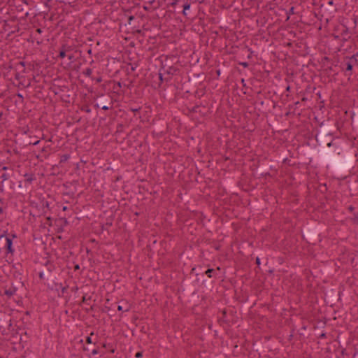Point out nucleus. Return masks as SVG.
Segmentation results:
<instances>
[{"instance_id": "1", "label": "nucleus", "mask_w": 358, "mask_h": 358, "mask_svg": "<svg viewBox=\"0 0 358 358\" xmlns=\"http://www.w3.org/2000/svg\"><path fill=\"white\" fill-rule=\"evenodd\" d=\"M44 268L38 273V277L41 280H43L45 277H49L55 271L57 267L53 262L46 260L43 264Z\"/></svg>"}, {"instance_id": "2", "label": "nucleus", "mask_w": 358, "mask_h": 358, "mask_svg": "<svg viewBox=\"0 0 358 358\" xmlns=\"http://www.w3.org/2000/svg\"><path fill=\"white\" fill-rule=\"evenodd\" d=\"M4 238L6 240V245L5 249L6 250V253L13 254L14 252V249L13 248V241L10 236H8L6 234H2L0 236V240Z\"/></svg>"}, {"instance_id": "3", "label": "nucleus", "mask_w": 358, "mask_h": 358, "mask_svg": "<svg viewBox=\"0 0 358 358\" xmlns=\"http://www.w3.org/2000/svg\"><path fill=\"white\" fill-rule=\"evenodd\" d=\"M130 308V305L127 301H124L122 305L117 306V310L119 311L128 312Z\"/></svg>"}, {"instance_id": "4", "label": "nucleus", "mask_w": 358, "mask_h": 358, "mask_svg": "<svg viewBox=\"0 0 358 358\" xmlns=\"http://www.w3.org/2000/svg\"><path fill=\"white\" fill-rule=\"evenodd\" d=\"M16 291L17 288L15 287L12 286L9 289H6L4 290L3 294L8 296V297H11L16 293Z\"/></svg>"}, {"instance_id": "5", "label": "nucleus", "mask_w": 358, "mask_h": 358, "mask_svg": "<svg viewBox=\"0 0 358 358\" xmlns=\"http://www.w3.org/2000/svg\"><path fill=\"white\" fill-rule=\"evenodd\" d=\"M59 288H61V290H62V294H64V293L66 292L68 288H69V286L66 285V286H63L62 283L57 285Z\"/></svg>"}, {"instance_id": "6", "label": "nucleus", "mask_w": 358, "mask_h": 358, "mask_svg": "<svg viewBox=\"0 0 358 358\" xmlns=\"http://www.w3.org/2000/svg\"><path fill=\"white\" fill-rule=\"evenodd\" d=\"M215 272V270L213 268H208L206 271L205 274L209 277H212V273Z\"/></svg>"}, {"instance_id": "7", "label": "nucleus", "mask_w": 358, "mask_h": 358, "mask_svg": "<svg viewBox=\"0 0 358 358\" xmlns=\"http://www.w3.org/2000/svg\"><path fill=\"white\" fill-rule=\"evenodd\" d=\"M90 299L91 296H87V294H85L82 298V303H86Z\"/></svg>"}, {"instance_id": "8", "label": "nucleus", "mask_w": 358, "mask_h": 358, "mask_svg": "<svg viewBox=\"0 0 358 358\" xmlns=\"http://www.w3.org/2000/svg\"><path fill=\"white\" fill-rule=\"evenodd\" d=\"M142 357H143V352H141V351L137 352L135 355V357H136V358H141Z\"/></svg>"}, {"instance_id": "9", "label": "nucleus", "mask_w": 358, "mask_h": 358, "mask_svg": "<svg viewBox=\"0 0 358 358\" xmlns=\"http://www.w3.org/2000/svg\"><path fill=\"white\" fill-rule=\"evenodd\" d=\"M86 343H88V344H90L92 343V338H91V336H87L86 338Z\"/></svg>"}, {"instance_id": "10", "label": "nucleus", "mask_w": 358, "mask_h": 358, "mask_svg": "<svg viewBox=\"0 0 358 358\" xmlns=\"http://www.w3.org/2000/svg\"><path fill=\"white\" fill-rule=\"evenodd\" d=\"M255 263L257 266H259L261 264L260 259L259 257H257L255 259Z\"/></svg>"}, {"instance_id": "11", "label": "nucleus", "mask_w": 358, "mask_h": 358, "mask_svg": "<svg viewBox=\"0 0 358 358\" xmlns=\"http://www.w3.org/2000/svg\"><path fill=\"white\" fill-rule=\"evenodd\" d=\"M65 56H66L65 52L64 51H61L60 53H59V57L61 58H64Z\"/></svg>"}, {"instance_id": "12", "label": "nucleus", "mask_w": 358, "mask_h": 358, "mask_svg": "<svg viewBox=\"0 0 358 358\" xmlns=\"http://www.w3.org/2000/svg\"><path fill=\"white\" fill-rule=\"evenodd\" d=\"M99 353V350L97 349H94L92 351V355H97Z\"/></svg>"}, {"instance_id": "13", "label": "nucleus", "mask_w": 358, "mask_h": 358, "mask_svg": "<svg viewBox=\"0 0 358 358\" xmlns=\"http://www.w3.org/2000/svg\"><path fill=\"white\" fill-rule=\"evenodd\" d=\"M190 8V5L189 4H186L184 6V10H189Z\"/></svg>"}, {"instance_id": "14", "label": "nucleus", "mask_w": 358, "mask_h": 358, "mask_svg": "<svg viewBox=\"0 0 358 358\" xmlns=\"http://www.w3.org/2000/svg\"><path fill=\"white\" fill-rule=\"evenodd\" d=\"M80 269V266L78 264H76L74 266V271H77Z\"/></svg>"}, {"instance_id": "15", "label": "nucleus", "mask_w": 358, "mask_h": 358, "mask_svg": "<svg viewBox=\"0 0 358 358\" xmlns=\"http://www.w3.org/2000/svg\"><path fill=\"white\" fill-rule=\"evenodd\" d=\"M222 313L223 317H224L226 316V315H227L226 310H223Z\"/></svg>"}, {"instance_id": "16", "label": "nucleus", "mask_w": 358, "mask_h": 358, "mask_svg": "<svg viewBox=\"0 0 358 358\" xmlns=\"http://www.w3.org/2000/svg\"><path fill=\"white\" fill-rule=\"evenodd\" d=\"M326 337V334L324 333H322L320 336V338H325Z\"/></svg>"}, {"instance_id": "17", "label": "nucleus", "mask_w": 358, "mask_h": 358, "mask_svg": "<svg viewBox=\"0 0 358 358\" xmlns=\"http://www.w3.org/2000/svg\"><path fill=\"white\" fill-rule=\"evenodd\" d=\"M9 236H10V238H16V235L15 234H12L11 235H10Z\"/></svg>"}, {"instance_id": "18", "label": "nucleus", "mask_w": 358, "mask_h": 358, "mask_svg": "<svg viewBox=\"0 0 358 358\" xmlns=\"http://www.w3.org/2000/svg\"><path fill=\"white\" fill-rule=\"evenodd\" d=\"M351 68H352V66L349 64V65H348V70H350V69H351Z\"/></svg>"}, {"instance_id": "19", "label": "nucleus", "mask_w": 358, "mask_h": 358, "mask_svg": "<svg viewBox=\"0 0 358 358\" xmlns=\"http://www.w3.org/2000/svg\"><path fill=\"white\" fill-rule=\"evenodd\" d=\"M106 225H102V229H107V230H108V228H105V227H106Z\"/></svg>"}, {"instance_id": "20", "label": "nucleus", "mask_w": 358, "mask_h": 358, "mask_svg": "<svg viewBox=\"0 0 358 358\" xmlns=\"http://www.w3.org/2000/svg\"><path fill=\"white\" fill-rule=\"evenodd\" d=\"M185 12H187V10H184V11H183L184 14H186Z\"/></svg>"}, {"instance_id": "21", "label": "nucleus", "mask_w": 358, "mask_h": 358, "mask_svg": "<svg viewBox=\"0 0 358 358\" xmlns=\"http://www.w3.org/2000/svg\"><path fill=\"white\" fill-rule=\"evenodd\" d=\"M103 108V109H107V108H108V107L104 106Z\"/></svg>"}, {"instance_id": "22", "label": "nucleus", "mask_w": 358, "mask_h": 358, "mask_svg": "<svg viewBox=\"0 0 358 358\" xmlns=\"http://www.w3.org/2000/svg\"><path fill=\"white\" fill-rule=\"evenodd\" d=\"M0 358H2V357H0Z\"/></svg>"}]
</instances>
